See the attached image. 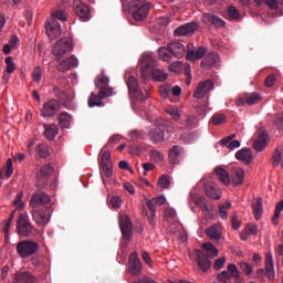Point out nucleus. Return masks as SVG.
I'll return each mask as SVG.
<instances>
[{"mask_svg":"<svg viewBox=\"0 0 283 283\" xmlns=\"http://www.w3.org/2000/svg\"><path fill=\"white\" fill-rule=\"evenodd\" d=\"M274 125L279 132H283V114H280L275 117Z\"/></svg>","mask_w":283,"mask_h":283,"instance_id":"774afa93","label":"nucleus"},{"mask_svg":"<svg viewBox=\"0 0 283 283\" xmlns=\"http://www.w3.org/2000/svg\"><path fill=\"white\" fill-rule=\"evenodd\" d=\"M119 229L122 231V235L124 240L132 239V221L129 220V217L127 216L119 217Z\"/></svg>","mask_w":283,"mask_h":283,"instance_id":"4be33fe9","label":"nucleus"},{"mask_svg":"<svg viewBox=\"0 0 283 283\" xmlns=\"http://www.w3.org/2000/svg\"><path fill=\"white\" fill-rule=\"evenodd\" d=\"M252 211L254 213L255 220H260V218H262V198H258L256 201L252 203Z\"/></svg>","mask_w":283,"mask_h":283,"instance_id":"ea45409f","label":"nucleus"},{"mask_svg":"<svg viewBox=\"0 0 283 283\" xmlns=\"http://www.w3.org/2000/svg\"><path fill=\"white\" fill-rule=\"evenodd\" d=\"M78 66V59L76 56L72 55L66 60H63L56 67L57 72H67L69 70H72V67Z\"/></svg>","mask_w":283,"mask_h":283,"instance_id":"c85d7f7f","label":"nucleus"},{"mask_svg":"<svg viewBox=\"0 0 283 283\" xmlns=\"http://www.w3.org/2000/svg\"><path fill=\"white\" fill-rule=\"evenodd\" d=\"M12 220H14V211L10 214L6 226L3 227V231L6 233L4 238L8 240V231H10V227H12Z\"/></svg>","mask_w":283,"mask_h":283,"instance_id":"e2e57ef3","label":"nucleus"},{"mask_svg":"<svg viewBox=\"0 0 283 283\" xmlns=\"http://www.w3.org/2000/svg\"><path fill=\"white\" fill-rule=\"evenodd\" d=\"M61 109V103L56 99H49L43 104L41 109V115L44 118H52V116H56V113Z\"/></svg>","mask_w":283,"mask_h":283,"instance_id":"ddd939ff","label":"nucleus"},{"mask_svg":"<svg viewBox=\"0 0 283 283\" xmlns=\"http://www.w3.org/2000/svg\"><path fill=\"white\" fill-rule=\"evenodd\" d=\"M202 22L206 25H212L213 28H224V25H227V22H224L222 18L211 13H205L202 17Z\"/></svg>","mask_w":283,"mask_h":283,"instance_id":"5701e85b","label":"nucleus"},{"mask_svg":"<svg viewBox=\"0 0 283 283\" xmlns=\"http://www.w3.org/2000/svg\"><path fill=\"white\" fill-rule=\"evenodd\" d=\"M74 45L72 44V39L64 38L56 42L53 46L54 56H63V54H67V52H72Z\"/></svg>","mask_w":283,"mask_h":283,"instance_id":"f8f14e48","label":"nucleus"},{"mask_svg":"<svg viewBox=\"0 0 283 283\" xmlns=\"http://www.w3.org/2000/svg\"><path fill=\"white\" fill-rule=\"evenodd\" d=\"M220 63V55L216 52L209 53L201 61V67L205 70H211V67H216Z\"/></svg>","mask_w":283,"mask_h":283,"instance_id":"393cba45","label":"nucleus"},{"mask_svg":"<svg viewBox=\"0 0 283 283\" xmlns=\"http://www.w3.org/2000/svg\"><path fill=\"white\" fill-rule=\"evenodd\" d=\"M228 17L232 21H242V15L240 14V10L235 9L233 6H229L227 8Z\"/></svg>","mask_w":283,"mask_h":283,"instance_id":"79ce46f5","label":"nucleus"},{"mask_svg":"<svg viewBox=\"0 0 283 283\" xmlns=\"http://www.w3.org/2000/svg\"><path fill=\"white\" fill-rule=\"evenodd\" d=\"M36 153L40 158H48L50 156V149L48 148V144H40L36 146Z\"/></svg>","mask_w":283,"mask_h":283,"instance_id":"49530a36","label":"nucleus"},{"mask_svg":"<svg viewBox=\"0 0 283 283\" xmlns=\"http://www.w3.org/2000/svg\"><path fill=\"white\" fill-rule=\"evenodd\" d=\"M202 250H195V262L197 263V266L203 272L207 273L211 269V261L209 258H218V249L212 243H203Z\"/></svg>","mask_w":283,"mask_h":283,"instance_id":"f03ea898","label":"nucleus"},{"mask_svg":"<svg viewBox=\"0 0 283 283\" xmlns=\"http://www.w3.org/2000/svg\"><path fill=\"white\" fill-rule=\"evenodd\" d=\"M39 251V243L32 240H23L17 244V253L22 259L30 258Z\"/></svg>","mask_w":283,"mask_h":283,"instance_id":"20e7f679","label":"nucleus"},{"mask_svg":"<svg viewBox=\"0 0 283 283\" xmlns=\"http://www.w3.org/2000/svg\"><path fill=\"white\" fill-rule=\"evenodd\" d=\"M224 262H227V258H224V256L217 259L213 264L214 271H220V269H222V266H224Z\"/></svg>","mask_w":283,"mask_h":283,"instance_id":"338daca9","label":"nucleus"},{"mask_svg":"<svg viewBox=\"0 0 283 283\" xmlns=\"http://www.w3.org/2000/svg\"><path fill=\"white\" fill-rule=\"evenodd\" d=\"M72 123V116L65 112L59 115V125L63 129H70V125Z\"/></svg>","mask_w":283,"mask_h":283,"instance_id":"58836bf2","label":"nucleus"},{"mask_svg":"<svg viewBox=\"0 0 283 283\" xmlns=\"http://www.w3.org/2000/svg\"><path fill=\"white\" fill-rule=\"evenodd\" d=\"M166 112L171 116L172 120H180V111L177 108H168Z\"/></svg>","mask_w":283,"mask_h":283,"instance_id":"69168bd1","label":"nucleus"},{"mask_svg":"<svg viewBox=\"0 0 283 283\" xmlns=\"http://www.w3.org/2000/svg\"><path fill=\"white\" fill-rule=\"evenodd\" d=\"M51 19H54L55 21H67V15L65 14V11L63 10H57L55 12L52 13V18Z\"/></svg>","mask_w":283,"mask_h":283,"instance_id":"864d4df0","label":"nucleus"},{"mask_svg":"<svg viewBox=\"0 0 283 283\" xmlns=\"http://www.w3.org/2000/svg\"><path fill=\"white\" fill-rule=\"evenodd\" d=\"M157 185L161 189H169L171 185V178L168 175H163L158 178Z\"/></svg>","mask_w":283,"mask_h":283,"instance_id":"c03bdc74","label":"nucleus"},{"mask_svg":"<svg viewBox=\"0 0 283 283\" xmlns=\"http://www.w3.org/2000/svg\"><path fill=\"white\" fill-rule=\"evenodd\" d=\"M265 87H274L275 83H277V78L275 77L274 74H270L266 78H265Z\"/></svg>","mask_w":283,"mask_h":283,"instance_id":"0e129e2a","label":"nucleus"},{"mask_svg":"<svg viewBox=\"0 0 283 283\" xmlns=\"http://www.w3.org/2000/svg\"><path fill=\"white\" fill-rule=\"evenodd\" d=\"M112 96V90L105 88L99 90L97 93H91L88 96L87 103L88 107H103V101L104 98H109Z\"/></svg>","mask_w":283,"mask_h":283,"instance_id":"0eeeda50","label":"nucleus"},{"mask_svg":"<svg viewBox=\"0 0 283 283\" xmlns=\"http://www.w3.org/2000/svg\"><path fill=\"white\" fill-rule=\"evenodd\" d=\"M150 72H151V76H153L154 81H158V82L167 81L168 75L164 71L154 69Z\"/></svg>","mask_w":283,"mask_h":283,"instance_id":"a18cd8bd","label":"nucleus"},{"mask_svg":"<svg viewBox=\"0 0 283 283\" xmlns=\"http://www.w3.org/2000/svg\"><path fill=\"white\" fill-rule=\"evenodd\" d=\"M205 54H207V49H205V46H199L196 50V46H193V44H191V43L187 44L186 57L188 61L200 60V59H202V56H205Z\"/></svg>","mask_w":283,"mask_h":283,"instance_id":"6ab92c4d","label":"nucleus"},{"mask_svg":"<svg viewBox=\"0 0 283 283\" xmlns=\"http://www.w3.org/2000/svg\"><path fill=\"white\" fill-rule=\"evenodd\" d=\"M206 234L210 240H220V238H222V230L219 226L214 224L206 229Z\"/></svg>","mask_w":283,"mask_h":283,"instance_id":"c9c22d12","label":"nucleus"},{"mask_svg":"<svg viewBox=\"0 0 283 283\" xmlns=\"http://www.w3.org/2000/svg\"><path fill=\"white\" fill-rule=\"evenodd\" d=\"M42 76H43V74L41 72V66H35L32 72V78H33L34 83H41Z\"/></svg>","mask_w":283,"mask_h":283,"instance_id":"4d7b16f0","label":"nucleus"},{"mask_svg":"<svg viewBox=\"0 0 283 283\" xmlns=\"http://www.w3.org/2000/svg\"><path fill=\"white\" fill-rule=\"evenodd\" d=\"M197 30H198V23L189 22L178 27L175 30V36H191L196 33Z\"/></svg>","mask_w":283,"mask_h":283,"instance_id":"412c9836","label":"nucleus"},{"mask_svg":"<svg viewBox=\"0 0 283 283\" xmlns=\"http://www.w3.org/2000/svg\"><path fill=\"white\" fill-rule=\"evenodd\" d=\"M140 271H143V266L138 253L133 252L129 256V273L130 275H140Z\"/></svg>","mask_w":283,"mask_h":283,"instance_id":"b1692460","label":"nucleus"},{"mask_svg":"<svg viewBox=\"0 0 283 283\" xmlns=\"http://www.w3.org/2000/svg\"><path fill=\"white\" fill-rule=\"evenodd\" d=\"M195 139H196V133L184 134L180 137V140H182V143H185L186 145L193 143Z\"/></svg>","mask_w":283,"mask_h":283,"instance_id":"5fc2aeb1","label":"nucleus"},{"mask_svg":"<svg viewBox=\"0 0 283 283\" xmlns=\"http://www.w3.org/2000/svg\"><path fill=\"white\" fill-rule=\"evenodd\" d=\"M182 158H185V148L179 145H175L169 149L168 160L170 165H180Z\"/></svg>","mask_w":283,"mask_h":283,"instance_id":"4468645a","label":"nucleus"},{"mask_svg":"<svg viewBox=\"0 0 283 283\" xmlns=\"http://www.w3.org/2000/svg\"><path fill=\"white\" fill-rule=\"evenodd\" d=\"M50 213L51 211L48 207L35 208L32 210V220L35 222V224L45 227V224L50 222Z\"/></svg>","mask_w":283,"mask_h":283,"instance_id":"1a4fd4ad","label":"nucleus"},{"mask_svg":"<svg viewBox=\"0 0 283 283\" xmlns=\"http://www.w3.org/2000/svg\"><path fill=\"white\" fill-rule=\"evenodd\" d=\"M212 125H224L227 123V115L217 113L212 116Z\"/></svg>","mask_w":283,"mask_h":283,"instance_id":"09e8293b","label":"nucleus"},{"mask_svg":"<svg viewBox=\"0 0 283 283\" xmlns=\"http://www.w3.org/2000/svg\"><path fill=\"white\" fill-rule=\"evenodd\" d=\"M32 282H36V277L28 271H20L13 274V283H32Z\"/></svg>","mask_w":283,"mask_h":283,"instance_id":"cd10ccee","label":"nucleus"},{"mask_svg":"<svg viewBox=\"0 0 283 283\" xmlns=\"http://www.w3.org/2000/svg\"><path fill=\"white\" fill-rule=\"evenodd\" d=\"M124 12H130L135 21H145L151 11V2L147 0H132L123 3Z\"/></svg>","mask_w":283,"mask_h":283,"instance_id":"f257e3e1","label":"nucleus"},{"mask_svg":"<svg viewBox=\"0 0 283 283\" xmlns=\"http://www.w3.org/2000/svg\"><path fill=\"white\" fill-rule=\"evenodd\" d=\"M127 87L129 95L134 96L136 101H140V103H143L149 98V93L146 91V94H143V91H140V87L138 86V80L132 75L127 80Z\"/></svg>","mask_w":283,"mask_h":283,"instance_id":"39448f33","label":"nucleus"},{"mask_svg":"<svg viewBox=\"0 0 283 283\" xmlns=\"http://www.w3.org/2000/svg\"><path fill=\"white\" fill-rule=\"evenodd\" d=\"M109 203L112 205L113 209H120V205H123V200L118 196H113L109 199Z\"/></svg>","mask_w":283,"mask_h":283,"instance_id":"13d9d810","label":"nucleus"},{"mask_svg":"<svg viewBox=\"0 0 283 283\" xmlns=\"http://www.w3.org/2000/svg\"><path fill=\"white\" fill-rule=\"evenodd\" d=\"M150 158L155 161V163H161L163 160V153H160L159 150L153 149L150 151Z\"/></svg>","mask_w":283,"mask_h":283,"instance_id":"680f3d73","label":"nucleus"},{"mask_svg":"<svg viewBox=\"0 0 283 283\" xmlns=\"http://www.w3.org/2000/svg\"><path fill=\"white\" fill-rule=\"evenodd\" d=\"M50 202H52L50 195L39 190L32 195L30 207H32V209H39V207H44V205H50Z\"/></svg>","mask_w":283,"mask_h":283,"instance_id":"9b49d317","label":"nucleus"},{"mask_svg":"<svg viewBox=\"0 0 283 283\" xmlns=\"http://www.w3.org/2000/svg\"><path fill=\"white\" fill-rule=\"evenodd\" d=\"M59 134V126L56 124L44 125V136L48 140H54Z\"/></svg>","mask_w":283,"mask_h":283,"instance_id":"e433bc0d","label":"nucleus"},{"mask_svg":"<svg viewBox=\"0 0 283 283\" xmlns=\"http://www.w3.org/2000/svg\"><path fill=\"white\" fill-rule=\"evenodd\" d=\"M73 11L81 21H87L90 19V7L81 0L73 1Z\"/></svg>","mask_w":283,"mask_h":283,"instance_id":"2eb2a0df","label":"nucleus"},{"mask_svg":"<svg viewBox=\"0 0 283 283\" xmlns=\"http://www.w3.org/2000/svg\"><path fill=\"white\" fill-rule=\"evenodd\" d=\"M12 174H14V167L12 164V158H9L7 159V163H6V178H10Z\"/></svg>","mask_w":283,"mask_h":283,"instance_id":"6e6d98bb","label":"nucleus"},{"mask_svg":"<svg viewBox=\"0 0 283 283\" xmlns=\"http://www.w3.org/2000/svg\"><path fill=\"white\" fill-rule=\"evenodd\" d=\"M53 92L66 109L72 108V101H74V96H72V94L64 92L59 86H53Z\"/></svg>","mask_w":283,"mask_h":283,"instance_id":"aec40b11","label":"nucleus"},{"mask_svg":"<svg viewBox=\"0 0 283 283\" xmlns=\"http://www.w3.org/2000/svg\"><path fill=\"white\" fill-rule=\"evenodd\" d=\"M158 54H159V59H161V61H171V56H174L171 54V51L169 50V44H167V46H161L158 50Z\"/></svg>","mask_w":283,"mask_h":283,"instance_id":"37998d69","label":"nucleus"},{"mask_svg":"<svg viewBox=\"0 0 283 283\" xmlns=\"http://www.w3.org/2000/svg\"><path fill=\"white\" fill-rule=\"evenodd\" d=\"M95 87L97 90H111V96H114V88L109 86V77L105 75V73H102L95 80Z\"/></svg>","mask_w":283,"mask_h":283,"instance_id":"7c9ffc66","label":"nucleus"},{"mask_svg":"<svg viewBox=\"0 0 283 283\" xmlns=\"http://www.w3.org/2000/svg\"><path fill=\"white\" fill-rule=\"evenodd\" d=\"M206 196L211 200H220V188L213 181L205 184Z\"/></svg>","mask_w":283,"mask_h":283,"instance_id":"c756f323","label":"nucleus"},{"mask_svg":"<svg viewBox=\"0 0 283 283\" xmlns=\"http://www.w3.org/2000/svg\"><path fill=\"white\" fill-rule=\"evenodd\" d=\"M231 181H232V185H234L235 187H240V185L244 182V169L240 167H233Z\"/></svg>","mask_w":283,"mask_h":283,"instance_id":"2f4dec72","label":"nucleus"},{"mask_svg":"<svg viewBox=\"0 0 283 283\" xmlns=\"http://www.w3.org/2000/svg\"><path fill=\"white\" fill-rule=\"evenodd\" d=\"M148 138L155 145L158 143H163V140H165V133H164L163 126H160V124H158L156 127H154L151 130H149Z\"/></svg>","mask_w":283,"mask_h":283,"instance_id":"bb28decb","label":"nucleus"},{"mask_svg":"<svg viewBox=\"0 0 283 283\" xmlns=\"http://www.w3.org/2000/svg\"><path fill=\"white\" fill-rule=\"evenodd\" d=\"M45 30L49 39H51V41H54L61 35V23H59V20L51 19L45 24Z\"/></svg>","mask_w":283,"mask_h":283,"instance_id":"dca6fc26","label":"nucleus"},{"mask_svg":"<svg viewBox=\"0 0 283 283\" xmlns=\"http://www.w3.org/2000/svg\"><path fill=\"white\" fill-rule=\"evenodd\" d=\"M99 169L101 176L104 185H107V179L112 178L114 172L113 165H112V154L108 150H101L99 151Z\"/></svg>","mask_w":283,"mask_h":283,"instance_id":"7ed1b4c3","label":"nucleus"},{"mask_svg":"<svg viewBox=\"0 0 283 283\" xmlns=\"http://www.w3.org/2000/svg\"><path fill=\"white\" fill-rule=\"evenodd\" d=\"M142 67V76L145 78L149 72L155 70L156 67V59H154L153 54H146L143 56L140 62Z\"/></svg>","mask_w":283,"mask_h":283,"instance_id":"a211bd4d","label":"nucleus"},{"mask_svg":"<svg viewBox=\"0 0 283 283\" xmlns=\"http://www.w3.org/2000/svg\"><path fill=\"white\" fill-rule=\"evenodd\" d=\"M245 233L248 235H258V224L249 223L245 228Z\"/></svg>","mask_w":283,"mask_h":283,"instance_id":"bf43d9fd","label":"nucleus"},{"mask_svg":"<svg viewBox=\"0 0 283 283\" xmlns=\"http://www.w3.org/2000/svg\"><path fill=\"white\" fill-rule=\"evenodd\" d=\"M164 218L169 222V220H176V210L174 208H166L164 211Z\"/></svg>","mask_w":283,"mask_h":283,"instance_id":"603ef678","label":"nucleus"},{"mask_svg":"<svg viewBox=\"0 0 283 283\" xmlns=\"http://www.w3.org/2000/svg\"><path fill=\"white\" fill-rule=\"evenodd\" d=\"M226 273H228L229 277H230V282H231V277H238V275H240V272L238 271V266H235V264L231 263L227 266Z\"/></svg>","mask_w":283,"mask_h":283,"instance_id":"3c124183","label":"nucleus"},{"mask_svg":"<svg viewBox=\"0 0 283 283\" xmlns=\"http://www.w3.org/2000/svg\"><path fill=\"white\" fill-rule=\"evenodd\" d=\"M283 211V199L276 203L275 206V211H274V216L272 217V222H274V224H277V218H280V214Z\"/></svg>","mask_w":283,"mask_h":283,"instance_id":"8fccbe9b","label":"nucleus"},{"mask_svg":"<svg viewBox=\"0 0 283 283\" xmlns=\"http://www.w3.org/2000/svg\"><path fill=\"white\" fill-rule=\"evenodd\" d=\"M168 48L175 59H182L187 54V48L180 42H170Z\"/></svg>","mask_w":283,"mask_h":283,"instance_id":"a878e982","label":"nucleus"},{"mask_svg":"<svg viewBox=\"0 0 283 283\" xmlns=\"http://www.w3.org/2000/svg\"><path fill=\"white\" fill-rule=\"evenodd\" d=\"M4 62L7 64L8 74H12V72H14V70H17V67L14 66V62L12 61V56L6 57Z\"/></svg>","mask_w":283,"mask_h":283,"instance_id":"052dcab7","label":"nucleus"},{"mask_svg":"<svg viewBox=\"0 0 283 283\" xmlns=\"http://www.w3.org/2000/svg\"><path fill=\"white\" fill-rule=\"evenodd\" d=\"M52 176V166L46 164L40 168V171L35 176V187L41 190L48 187V180Z\"/></svg>","mask_w":283,"mask_h":283,"instance_id":"423d86ee","label":"nucleus"},{"mask_svg":"<svg viewBox=\"0 0 283 283\" xmlns=\"http://www.w3.org/2000/svg\"><path fill=\"white\" fill-rule=\"evenodd\" d=\"M265 270H266L269 280H275V269L273 266V254H271V252H268L265 254Z\"/></svg>","mask_w":283,"mask_h":283,"instance_id":"72a5a7b5","label":"nucleus"},{"mask_svg":"<svg viewBox=\"0 0 283 283\" xmlns=\"http://www.w3.org/2000/svg\"><path fill=\"white\" fill-rule=\"evenodd\" d=\"M253 147L255 151H263L264 147H266V135L259 134L254 139Z\"/></svg>","mask_w":283,"mask_h":283,"instance_id":"4c0bfd02","label":"nucleus"},{"mask_svg":"<svg viewBox=\"0 0 283 283\" xmlns=\"http://www.w3.org/2000/svg\"><path fill=\"white\" fill-rule=\"evenodd\" d=\"M254 3H256V6L265 3L270 10H277V0H254Z\"/></svg>","mask_w":283,"mask_h":283,"instance_id":"de8ad7c7","label":"nucleus"},{"mask_svg":"<svg viewBox=\"0 0 283 283\" xmlns=\"http://www.w3.org/2000/svg\"><path fill=\"white\" fill-rule=\"evenodd\" d=\"M32 223H30L28 214L21 213L17 221V231L19 235H21L22 238H30V235L32 234Z\"/></svg>","mask_w":283,"mask_h":283,"instance_id":"6e6552de","label":"nucleus"},{"mask_svg":"<svg viewBox=\"0 0 283 283\" xmlns=\"http://www.w3.org/2000/svg\"><path fill=\"white\" fill-rule=\"evenodd\" d=\"M262 101V95H260L256 92L253 93H243L241 94L235 103L238 107H242L244 105H256V103H260Z\"/></svg>","mask_w":283,"mask_h":283,"instance_id":"9d476101","label":"nucleus"},{"mask_svg":"<svg viewBox=\"0 0 283 283\" xmlns=\"http://www.w3.org/2000/svg\"><path fill=\"white\" fill-rule=\"evenodd\" d=\"M211 90H213V82L211 80H206L203 82H200L193 92V97L205 98V96H207V94H209Z\"/></svg>","mask_w":283,"mask_h":283,"instance_id":"f3484780","label":"nucleus"},{"mask_svg":"<svg viewBox=\"0 0 283 283\" xmlns=\"http://www.w3.org/2000/svg\"><path fill=\"white\" fill-rule=\"evenodd\" d=\"M273 167H283V147L277 146L272 155Z\"/></svg>","mask_w":283,"mask_h":283,"instance_id":"f704fd0d","label":"nucleus"},{"mask_svg":"<svg viewBox=\"0 0 283 283\" xmlns=\"http://www.w3.org/2000/svg\"><path fill=\"white\" fill-rule=\"evenodd\" d=\"M237 160H241L242 163H245V165L251 164L253 160V153L251 151V148H243L235 154Z\"/></svg>","mask_w":283,"mask_h":283,"instance_id":"473e14b6","label":"nucleus"},{"mask_svg":"<svg viewBox=\"0 0 283 283\" xmlns=\"http://www.w3.org/2000/svg\"><path fill=\"white\" fill-rule=\"evenodd\" d=\"M217 176L219 177V180L223 182V185H230L231 179L229 178V172L223 168H216L214 169Z\"/></svg>","mask_w":283,"mask_h":283,"instance_id":"a19ab883","label":"nucleus"}]
</instances>
